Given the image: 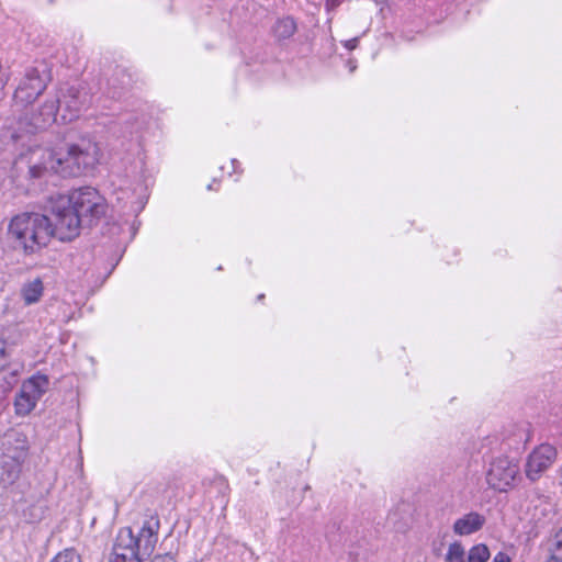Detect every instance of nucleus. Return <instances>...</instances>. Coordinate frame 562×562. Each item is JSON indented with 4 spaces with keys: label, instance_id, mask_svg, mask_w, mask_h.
<instances>
[{
    "label": "nucleus",
    "instance_id": "obj_13",
    "mask_svg": "<svg viewBox=\"0 0 562 562\" xmlns=\"http://www.w3.org/2000/svg\"><path fill=\"white\" fill-rule=\"evenodd\" d=\"M59 100L56 98L46 99L36 112L32 115L31 124L35 128H44L57 121Z\"/></svg>",
    "mask_w": 562,
    "mask_h": 562
},
{
    "label": "nucleus",
    "instance_id": "obj_6",
    "mask_svg": "<svg viewBox=\"0 0 562 562\" xmlns=\"http://www.w3.org/2000/svg\"><path fill=\"white\" fill-rule=\"evenodd\" d=\"M50 79V70L45 63L26 68L14 91V102L31 104L44 92Z\"/></svg>",
    "mask_w": 562,
    "mask_h": 562
},
{
    "label": "nucleus",
    "instance_id": "obj_24",
    "mask_svg": "<svg viewBox=\"0 0 562 562\" xmlns=\"http://www.w3.org/2000/svg\"><path fill=\"white\" fill-rule=\"evenodd\" d=\"M151 562H176L175 558L170 554L158 555Z\"/></svg>",
    "mask_w": 562,
    "mask_h": 562
},
{
    "label": "nucleus",
    "instance_id": "obj_8",
    "mask_svg": "<svg viewBox=\"0 0 562 562\" xmlns=\"http://www.w3.org/2000/svg\"><path fill=\"white\" fill-rule=\"evenodd\" d=\"M49 380L44 374H35L25 380L14 400L15 414L27 416L47 392Z\"/></svg>",
    "mask_w": 562,
    "mask_h": 562
},
{
    "label": "nucleus",
    "instance_id": "obj_20",
    "mask_svg": "<svg viewBox=\"0 0 562 562\" xmlns=\"http://www.w3.org/2000/svg\"><path fill=\"white\" fill-rule=\"evenodd\" d=\"M49 562H82L75 549H65L58 552Z\"/></svg>",
    "mask_w": 562,
    "mask_h": 562
},
{
    "label": "nucleus",
    "instance_id": "obj_25",
    "mask_svg": "<svg viewBox=\"0 0 562 562\" xmlns=\"http://www.w3.org/2000/svg\"><path fill=\"white\" fill-rule=\"evenodd\" d=\"M11 378H12V382H8V386H7L8 390L12 387L13 383H15L16 373L15 372L11 373Z\"/></svg>",
    "mask_w": 562,
    "mask_h": 562
},
{
    "label": "nucleus",
    "instance_id": "obj_14",
    "mask_svg": "<svg viewBox=\"0 0 562 562\" xmlns=\"http://www.w3.org/2000/svg\"><path fill=\"white\" fill-rule=\"evenodd\" d=\"M22 463L0 456V485L8 487L20 477Z\"/></svg>",
    "mask_w": 562,
    "mask_h": 562
},
{
    "label": "nucleus",
    "instance_id": "obj_23",
    "mask_svg": "<svg viewBox=\"0 0 562 562\" xmlns=\"http://www.w3.org/2000/svg\"><path fill=\"white\" fill-rule=\"evenodd\" d=\"M492 562H510V558L504 552H498Z\"/></svg>",
    "mask_w": 562,
    "mask_h": 562
},
{
    "label": "nucleus",
    "instance_id": "obj_1",
    "mask_svg": "<svg viewBox=\"0 0 562 562\" xmlns=\"http://www.w3.org/2000/svg\"><path fill=\"white\" fill-rule=\"evenodd\" d=\"M100 158L101 148L90 138H81L76 144H65L56 149L37 148L32 151L30 175L35 179L48 172L75 177L93 168Z\"/></svg>",
    "mask_w": 562,
    "mask_h": 562
},
{
    "label": "nucleus",
    "instance_id": "obj_22",
    "mask_svg": "<svg viewBox=\"0 0 562 562\" xmlns=\"http://www.w3.org/2000/svg\"><path fill=\"white\" fill-rule=\"evenodd\" d=\"M341 44L348 50H352L358 46V37H351L350 40L342 41Z\"/></svg>",
    "mask_w": 562,
    "mask_h": 562
},
{
    "label": "nucleus",
    "instance_id": "obj_5",
    "mask_svg": "<svg viewBox=\"0 0 562 562\" xmlns=\"http://www.w3.org/2000/svg\"><path fill=\"white\" fill-rule=\"evenodd\" d=\"M66 196L85 225L91 226L106 214L108 203L105 199L92 187L76 189Z\"/></svg>",
    "mask_w": 562,
    "mask_h": 562
},
{
    "label": "nucleus",
    "instance_id": "obj_4",
    "mask_svg": "<svg viewBox=\"0 0 562 562\" xmlns=\"http://www.w3.org/2000/svg\"><path fill=\"white\" fill-rule=\"evenodd\" d=\"M52 236L69 241L79 236L85 223L66 195L54 199L49 206Z\"/></svg>",
    "mask_w": 562,
    "mask_h": 562
},
{
    "label": "nucleus",
    "instance_id": "obj_26",
    "mask_svg": "<svg viewBox=\"0 0 562 562\" xmlns=\"http://www.w3.org/2000/svg\"><path fill=\"white\" fill-rule=\"evenodd\" d=\"M0 357L5 358V347L3 345L0 347Z\"/></svg>",
    "mask_w": 562,
    "mask_h": 562
},
{
    "label": "nucleus",
    "instance_id": "obj_17",
    "mask_svg": "<svg viewBox=\"0 0 562 562\" xmlns=\"http://www.w3.org/2000/svg\"><path fill=\"white\" fill-rule=\"evenodd\" d=\"M297 31L299 27L292 16L278 19L273 25V32L276 35H293V33Z\"/></svg>",
    "mask_w": 562,
    "mask_h": 562
},
{
    "label": "nucleus",
    "instance_id": "obj_27",
    "mask_svg": "<svg viewBox=\"0 0 562 562\" xmlns=\"http://www.w3.org/2000/svg\"><path fill=\"white\" fill-rule=\"evenodd\" d=\"M348 66H349L350 72L355 71V69L357 67L352 61H348Z\"/></svg>",
    "mask_w": 562,
    "mask_h": 562
},
{
    "label": "nucleus",
    "instance_id": "obj_12",
    "mask_svg": "<svg viewBox=\"0 0 562 562\" xmlns=\"http://www.w3.org/2000/svg\"><path fill=\"white\" fill-rule=\"evenodd\" d=\"M485 524L486 517L483 514L471 510L454 520L452 531L457 536L467 537L481 531Z\"/></svg>",
    "mask_w": 562,
    "mask_h": 562
},
{
    "label": "nucleus",
    "instance_id": "obj_15",
    "mask_svg": "<svg viewBox=\"0 0 562 562\" xmlns=\"http://www.w3.org/2000/svg\"><path fill=\"white\" fill-rule=\"evenodd\" d=\"M44 294V283L41 278L25 281L20 290L21 299L25 305H33L41 301Z\"/></svg>",
    "mask_w": 562,
    "mask_h": 562
},
{
    "label": "nucleus",
    "instance_id": "obj_11",
    "mask_svg": "<svg viewBox=\"0 0 562 562\" xmlns=\"http://www.w3.org/2000/svg\"><path fill=\"white\" fill-rule=\"evenodd\" d=\"M1 445V456L13 459L21 463H23L26 459L29 443L24 434L16 430H10L4 434Z\"/></svg>",
    "mask_w": 562,
    "mask_h": 562
},
{
    "label": "nucleus",
    "instance_id": "obj_7",
    "mask_svg": "<svg viewBox=\"0 0 562 562\" xmlns=\"http://www.w3.org/2000/svg\"><path fill=\"white\" fill-rule=\"evenodd\" d=\"M519 471L518 460L507 456H499L490 463L486 482L491 488L497 492H507L514 486Z\"/></svg>",
    "mask_w": 562,
    "mask_h": 562
},
{
    "label": "nucleus",
    "instance_id": "obj_18",
    "mask_svg": "<svg viewBox=\"0 0 562 562\" xmlns=\"http://www.w3.org/2000/svg\"><path fill=\"white\" fill-rule=\"evenodd\" d=\"M491 557L486 544L479 543L473 546L468 553L467 562H486Z\"/></svg>",
    "mask_w": 562,
    "mask_h": 562
},
{
    "label": "nucleus",
    "instance_id": "obj_28",
    "mask_svg": "<svg viewBox=\"0 0 562 562\" xmlns=\"http://www.w3.org/2000/svg\"><path fill=\"white\" fill-rule=\"evenodd\" d=\"M232 165H233V166H234V168H235V167H236V165H238V161H237V160H235V159H233V160H232Z\"/></svg>",
    "mask_w": 562,
    "mask_h": 562
},
{
    "label": "nucleus",
    "instance_id": "obj_2",
    "mask_svg": "<svg viewBox=\"0 0 562 562\" xmlns=\"http://www.w3.org/2000/svg\"><path fill=\"white\" fill-rule=\"evenodd\" d=\"M8 236L24 255L38 254L53 238L50 220L35 212L18 214L9 223Z\"/></svg>",
    "mask_w": 562,
    "mask_h": 562
},
{
    "label": "nucleus",
    "instance_id": "obj_21",
    "mask_svg": "<svg viewBox=\"0 0 562 562\" xmlns=\"http://www.w3.org/2000/svg\"><path fill=\"white\" fill-rule=\"evenodd\" d=\"M346 0H325V9L327 12L336 10Z\"/></svg>",
    "mask_w": 562,
    "mask_h": 562
},
{
    "label": "nucleus",
    "instance_id": "obj_10",
    "mask_svg": "<svg viewBox=\"0 0 562 562\" xmlns=\"http://www.w3.org/2000/svg\"><path fill=\"white\" fill-rule=\"evenodd\" d=\"M557 459V449L548 443H542L535 448L529 454L525 473L526 476L535 482L546 472Z\"/></svg>",
    "mask_w": 562,
    "mask_h": 562
},
{
    "label": "nucleus",
    "instance_id": "obj_19",
    "mask_svg": "<svg viewBox=\"0 0 562 562\" xmlns=\"http://www.w3.org/2000/svg\"><path fill=\"white\" fill-rule=\"evenodd\" d=\"M464 548L456 541L449 544L446 553V562H464Z\"/></svg>",
    "mask_w": 562,
    "mask_h": 562
},
{
    "label": "nucleus",
    "instance_id": "obj_16",
    "mask_svg": "<svg viewBox=\"0 0 562 562\" xmlns=\"http://www.w3.org/2000/svg\"><path fill=\"white\" fill-rule=\"evenodd\" d=\"M548 551L551 561L562 562V527L548 540Z\"/></svg>",
    "mask_w": 562,
    "mask_h": 562
},
{
    "label": "nucleus",
    "instance_id": "obj_3",
    "mask_svg": "<svg viewBox=\"0 0 562 562\" xmlns=\"http://www.w3.org/2000/svg\"><path fill=\"white\" fill-rule=\"evenodd\" d=\"M159 521L146 520L135 535L131 528H122L109 562H143L151 555L158 541Z\"/></svg>",
    "mask_w": 562,
    "mask_h": 562
},
{
    "label": "nucleus",
    "instance_id": "obj_9",
    "mask_svg": "<svg viewBox=\"0 0 562 562\" xmlns=\"http://www.w3.org/2000/svg\"><path fill=\"white\" fill-rule=\"evenodd\" d=\"M56 99L59 100L58 106L63 123L77 120L91 102L89 93L85 89L75 86L60 87Z\"/></svg>",
    "mask_w": 562,
    "mask_h": 562
}]
</instances>
